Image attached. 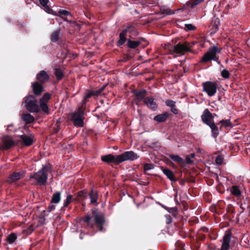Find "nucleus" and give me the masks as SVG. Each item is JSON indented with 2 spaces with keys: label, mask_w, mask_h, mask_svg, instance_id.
Segmentation results:
<instances>
[{
  "label": "nucleus",
  "mask_w": 250,
  "mask_h": 250,
  "mask_svg": "<svg viewBox=\"0 0 250 250\" xmlns=\"http://www.w3.org/2000/svg\"><path fill=\"white\" fill-rule=\"evenodd\" d=\"M229 73L227 69H223L221 72V76L225 79L229 78Z\"/></svg>",
  "instance_id": "obj_35"
},
{
  "label": "nucleus",
  "mask_w": 250,
  "mask_h": 250,
  "mask_svg": "<svg viewBox=\"0 0 250 250\" xmlns=\"http://www.w3.org/2000/svg\"><path fill=\"white\" fill-rule=\"evenodd\" d=\"M47 168L44 167L33 175L30 176V178H34L37 184L42 185L46 183L47 179Z\"/></svg>",
  "instance_id": "obj_4"
},
{
  "label": "nucleus",
  "mask_w": 250,
  "mask_h": 250,
  "mask_svg": "<svg viewBox=\"0 0 250 250\" xmlns=\"http://www.w3.org/2000/svg\"><path fill=\"white\" fill-rule=\"evenodd\" d=\"M17 238V235L15 233H12L10 234L7 238V242L10 243L12 244L14 243L15 240H16Z\"/></svg>",
  "instance_id": "obj_32"
},
{
  "label": "nucleus",
  "mask_w": 250,
  "mask_h": 250,
  "mask_svg": "<svg viewBox=\"0 0 250 250\" xmlns=\"http://www.w3.org/2000/svg\"><path fill=\"white\" fill-rule=\"evenodd\" d=\"M204 0H191L189 2V6L191 8H193Z\"/></svg>",
  "instance_id": "obj_29"
},
{
  "label": "nucleus",
  "mask_w": 250,
  "mask_h": 250,
  "mask_svg": "<svg viewBox=\"0 0 250 250\" xmlns=\"http://www.w3.org/2000/svg\"><path fill=\"white\" fill-rule=\"evenodd\" d=\"M194 156H195V155H194V153H192V154H191V157H192V158H193V157H194Z\"/></svg>",
  "instance_id": "obj_53"
},
{
  "label": "nucleus",
  "mask_w": 250,
  "mask_h": 250,
  "mask_svg": "<svg viewBox=\"0 0 250 250\" xmlns=\"http://www.w3.org/2000/svg\"><path fill=\"white\" fill-rule=\"evenodd\" d=\"M55 75L57 77L61 79L63 76V74L62 71L59 69H56L55 70Z\"/></svg>",
  "instance_id": "obj_37"
},
{
  "label": "nucleus",
  "mask_w": 250,
  "mask_h": 250,
  "mask_svg": "<svg viewBox=\"0 0 250 250\" xmlns=\"http://www.w3.org/2000/svg\"><path fill=\"white\" fill-rule=\"evenodd\" d=\"M165 209H166L168 212H171V210H173L174 208H167L166 207H164Z\"/></svg>",
  "instance_id": "obj_52"
},
{
  "label": "nucleus",
  "mask_w": 250,
  "mask_h": 250,
  "mask_svg": "<svg viewBox=\"0 0 250 250\" xmlns=\"http://www.w3.org/2000/svg\"><path fill=\"white\" fill-rule=\"evenodd\" d=\"M59 12L60 14L64 16H68L70 15V13L68 11L64 10H60Z\"/></svg>",
  "instance_id": "obj_44"
},
{
  "label": "nucleus",
  "mask_w": 250,
  "mask_h": 250,
  "mask_svg": "<svg viewBox=\"0 0 250 250\" xmlns=\"http://www.w3.org/2000/svg\"><path fill=\"white\" fill-rule=\"evenodd\" d=\"M84 107L82 105L78 110L69 114L70 120L73 123L75 126L82 127L83 126Z\"/></svg>",
  "instance_id": "obj_2"
},
{
  "label": "nucleus",
  "mask_w": 250,
  "mask_h": 250,
  "mask_svg": "<svg viewBox=\"0 0 250 250\" xmlns=\"http://www.w3.org/2000/svg\"><path fill=\"white\" fill-rule=\"evenodd\" d=\"M153 168L154 166L152 164H146L144 167V169L145 171H147L149 170L153 169Z\"/></svg>",
  "instance_id": "obj_34"
},
{
  "label": "nucleus",
  "mask_w": 250,
  "mask_h": 250,
  "mask_svg": "<svg viewBox=\"0 0 250 250\" xmlns=\"http://www.w3.org/2000/svg\"><path fill=\"white\" fill-rule=\"evenodd\" d=\"M168 117V114L167 113H164L156 116L154 119L158 122H163L165 121Z\"/></svg>",
  "instance_id": "obj_17"
},
{
  "label": "nucleus",
  "mask_w": 250,
  "mask_h": 250,
  "mask_svg": "<svg viewBox=\"0 0 250 250\" xmlns=\"http://www.w3.org/2000/svg\"><path fill=\"white\" fill-rule=\"evenodd\" d=\"M40 3L43 6L46 7L47 3L48 2V0H40Z\"/></svg>",
  "instance_id": "obj_45"
},
{
  "label": "nucleus",
  "mask_w": 250,
  "mask_h": 250,
  "mask_svg": "<svg viewBox=\"0 0 250 250\" xmlns=\"http://www.w3.org/2000/svg\"><path fill=\"white\" fill-rule=\"evenodd\" d=\"M91 203L94 204L97 202L98 199V193L96 191L92 190L89 194Z\"/></svg>",
  "instance_id": "obj_22"
},
{
  "label": "nucleus",
  "mask_w": 250,
  "mask_h": 250,
  "mask_svg": "<svg viewBox=\"0 0 250 250\" xmlns=\"http://www.w3.org/2000/svg\"><path fill=\"white\" fill-rule=\"evenodd\" d=\"M90 220L91 217L89 215H86L83 218V221L86 223L87 224L90 223Z\"/></svg>",
  "instance_id": "obj_43"
},
{
  "label": "nucleus",
  "mask_w": 250,
  "mask_h": 250,
  "mask_svg": "<svg viewBox=\"0 0 250 250\" xmlns=\"http://www.w3.org/2000/svg\"><path fill=\"white\" fill-rule=\"evenodd\" d=\"M139 156L133 151H126L120 155H117V162L121 163L125 161H133L138 159Z\"/></svg>",
  "instance_id": "obj_5"
},
{
  "label": "nucleus",
  "mask_w": 250,
  "mask_h": 250,
  "mask_svg": "<svg viewBox=\"0 0 250 250\" xmlns=\"http://www.w3.org/2000/svg\"><path fill=\"white\" fill-rule=\"evenodd\" d=\"M136 98L139 100H142L146 95V91L145 90H142L140 91H134Z\"/></svg>",
  "instance_id": "obj_21"
},
{
  "label": "nucleus",
  "mask_w": 250,
  "mask_h": 250,
  "mask_svg": "<svg viewBox=\"0 0 250 250\" xmlns=\"http://www.w3.org/2000/svg\"><path fill=\"white\" fill-rule=\"evenodd\" d=\"M92 93H88L86 94V95L84 97V101H83V104H84L86 102V99L87 98H89L90 97H91V96L92 95Z\"/></svg>",
  "instance_id": "obj_46"
},
{
  "label": "nucleus",
  "mask_w": 250,
  "mask_h": 250,
  "mask_svg": "<svg viewBox=\"0 0 250 250\" xmlns=\"http://www.w3.org/2000/svg\"><path fill=\"white\" fill-rule=\"evenodd\" d=\"M161 12L166 15L171 14L172 13L171 12L170 10L168 8L165 9L161 8Z\"/></svg>",
  "instance_id": "obj_39"
},
{
  "label": "nucleus",
  "mask_w": 250,
  "mask_h": 250,
  "mask_svg": "<svg viewBox=\"0 0 250 250\" xmlns=\"http://www.w3.org/2000/svg\"><path fill=\"white\" fill-rule=\"evenodd\" d=\"M220 123L225 127H229L231 126V124L229 120H222Z\"/></svg>",
  "instance_id": "obj_36"
},
{
  "label": "nucleus",
  "mask_w": 250,
  "mask_h": 250,
  "mask_svg": "<svg viewBox=\"0 0 250 250\" xmlns=\"http://www.w3.org/2000/svg\"><path fill=\"white\" fill-rule=\"evenodd\" d=\"M128 46L131 48H135L140 44V42L138 41H134L129 40L128 41Z\"/></svg>",
  "instance_id": "obj_27"
},
{
  "label": "nucleus",
  "mask_w": 250,
  "mask_h": 250,
  "mask_svg": "<svg viewBox=\"0 0 250 250\" xmlns=\"http://www.w3.org/2000/svg\"><path fill=\"white\" fill-rule=\"evenodd\" d=\"M185 26L186 29L188 30H193L195 29V26L191 24H187Z\"/></svg>",
  "instance_id": "obj_41"
},
{
  "label": "nucleus",
  "mask_w": 250,
  "mask_h": 250,
  "mask_svg": "<svg viewBox=\"0 0 250 250\" xmlns=\"http://www.w3.org/2000/svg\"><path fill=\"white\" fill-rule=\"evenodd\" d=\"M72 199V195L68 194L66 199L64 201L63 207H66L71 203Z\"/></svg>",
  "instance_id": "obj_33"
},
{
  "label": "nucleus",
  "mask_w": 250,
  "mask_h": 250,
  "mask_svg": "<svg viewBox=\"0 0 250 250\" xmlns=\"http://www.w3.org/2000/svg\"><path fill=\"white\" fill-rule=\"evenodd\" d=\"M215 162L217 164L220 165L223 163V159L221 156H218L215 159Z\"/></svg>",
  "instance_id": "obj_40"
},
{
  "label": "nucleus",
  "mask_w": 250,
  "mask_h": 250,
  "mask_svg": "<svg viewBox=\"0 0 250 250\" xmlns=\"http://www.w3.org/2000/svg\"><path fill=\"white\" fill-rule=\"evenodd\" d=\"M102 226H100V230H102Z\"/></svg>",
  "instance_id": "obj_55"
},
{
  "label": "nucleus",
  "mask_w": 250,
  "mask_h": 250,
  "mask_svg": "<svg viewBox=\"0 0 250 250\" xmlns=\"http://www.w3.org/2000/svg\"><path fill=\"white\" fill-rule=\"evenodd\" d=\"M24 176V173L23 172H14L10 175L8 180L9 182H15L23 177Z\"/></svg>",
  "instance_id": "obj_13"
},
{
  "label": "nucleus",
  "mask_w": 250,
  "mask_h": 250,
  "mask_svg": "<svg viewBox=\"0 0 250 250\" xmlns=\"http://www.w3.org/2000/svg\"><path fill=\"white\" fill-rule=\"evenodd\" d=\"M212 130V134L213 137L216 138L219 134L218 127L214 123L211 124L209 126Z\"/></svg>",
  "instance_id": "obj_25"
},
{
  "label": "nucleus",
  "mask_w": 250,
  "mask_h": 250,
  "mask_svg": "<svg viewBox=\"0 0 250 250\" xmlns=\"http://www.w3.org/2000/svg\"><path fill=\"white\" fill-rule=\"evenodd\" d=\"M32 89L34 93L36 95H40L43 91L42 85L38 82H34L32 84Z\"/></svg>",
  "instance_id": "obj_12"
},
{
  "label": "nucleus",
  "mask_w": 250,
  "mask_h": 250,
  "mask_svg": "<svg viewBox=\"0 0 250 250\" xmlns=\"http://www.w3.org/2000/svg\"><path fill=\"white\" fill-rule=\"evenodd\" d=\"M34 230V227L32 224L24 227L22 232L26 234H30Z\"/></svg>",
  "instance_id": "obj_24"
},
{
  "label": "nucleus",
  "mask_w": 250,
  "mask_h": 250,
  "mask_svg": "<svg viewBox=\"0 0 250 250\" xmlns=\"http://www.w3.org/2000/svg\"><path fill=\"white\" fill-rule=\"evenodd\" d=\"M171 112H172L173 113L176 114L178 113V110L175 107V106H173L171 108Z\"/></svg>",
  "instance_id": "obj_48"
},
{
  "label": "nucleus",
  "mask_w": 250,
  "mask_h": 250,
  "mask_svg": "<svg viewBox=\"0 0 250 250\" xmlns=\"http://www.w3.org/2000/svg\"><path fill=\"white\" fill-rule=\"evenodd\" d=\"M231 236L229 232H226L223 238L222 244L220 250H228L229 248Z\"/></svg>",
  "instance_id": "obj_9"
},
{
  "label": "nucleus",
  "mask_w": 250,
  "mask_h": 250,
  "mask_svg": "<svg viewBox=\"0 0 250 250\" xmlns=\"http://www.w3.org/2000/svg\"><path fill=\"white\" fill-rule=\"evenodd\" d=\"M95 220L97 225L101 226L104 222V219L103 216L96 214L95 215Z\"/></svg>",
  "instance_id": "obj_26"
},
{
  "label": "nucleus",
  "mask_w": 250,
  "mask_h": 250,
  "mask_svg": "<svg viewBox=\"0 0 250 250\" xmlns=\"http://www.w3.org/2000/svg\"><path fill=\"white\" fill-rule=\"evenodd\" d=\"M170 158L175 162L181 164L184 163V161L182 158L178 155H170Z\"/></svg>",
  "instance_id": "obj_31"
},
{
  "label": "nucleus",
  "mask_w": 250,
  "mask_h": 250,
  "mask_svg": "<svg viewBox=\"0 0 250 250\" xmlns=\"http://www.w3.org/2000/svg\"><path fill=\"white\" fill-rule=\"evenodd\" d=\"M21 138L23 143L26 146H30L33 142V140L32 138L26 135H21Z\"/></svg>",
  "instance_id": "obj_20"
},
{
  "label": "nucleus",
  "mask_w": 250,
  "mask_h": 250,
  "mask_svg": "<svg viewBox=\"0 0 250 250\" xmlns=\"http://www.w3.org/2000/svg\"><path fill=\"white\" fill-rule=\"evenodd\" d=\"M12 126V125H9L7 126V129H10L9 128L10 127H11Z\"/></svg>",
  "instance_id": "obj_54"
},
{
  "label": "nucleus",
  "mask_w": 250,
  "mask_h": 250,
  "mask_svg": "<svg viewBox=\"0 0 250 250\" xmlns=\"http://www.w3.org/2000/svg\"><path fill=\"white\" fill-rule=\"evenodd\" d=\"M51 95L46 93L40 100V105L37 104V99L32 95L27 96L25 101V106L27 110L30 112L38 113L42 109V111L46 114L49 113V108L47 103L50 99Z\"/></svg>",
  "instance_id": "obj_1"
},
{
  "label": "nucleus",
  "mask_w": 250,
  "mask_h": 250,
  "mask_svg": "<svg viewBox=\"0 0 250 250\" xmlns=\"http://www.w3.org/2000/svg\"><path fill=\"white\" fill-rule=\"evenodd\" d=\"M61 200V193L59 192L55 193L52 196L51 203L58 204Z\"/></svg>",
  "instance_id": "obj_23"
},
{
  "label": "nucleus",
  "mask_w": 250,
  "mask_h": 250,
  "mask_svg": "<svg viewBox=\"0 0 250 250\" xmlns=\"http://www.w3.org/2000/svg\"><path fill=\"white\" fill-rule=\"evenodd\" d=\"M221 50V48L217 46H213L211 47L203 56L201 62H205L211 60L217 61L218 60V58L217 57V54L220 53Z\"/></svg>",
  "instance_id": "obj_3"
},
{
  "label": "nucleus",
  "mask_w": 250,
  "mask_h": 250,
  "mask_svg": "<svg viewBox=\"0 0 250 250\" xmlns=\"http://www.w3.org/2000/svg\"><path fill=\"white\" fill-rule=\"evenodd\" d=\"M22 118L26 124L31 123L34 120V117L28 113L23 114L22 116Z\"/></svg>",
  "instance_id": "obj_19"
},
{
  "label": "nucleus",
  "mask_w": 250,
  "mask_h": 250,
  "mask_svg": "<svg viewBox=\"0 0 250 250\" xmlns=\"http://www.w3.org/2000/svg\"><path fill=\"white\" fill-rule=\"evenodd\" d=\"M60 31L57 30L52 34L51 40L52 42H55L59 40Z\"/></svg>",
  "instance_id": "obj_30"
},
{
  "label": "nucleus",
  "mask_w": 250,
  "mask_h": 250,
  "mask_svg": "<svg viewBox=\"0 0 250 250\" xmlns=\"http://www.w3.org/2000/svg\"><path fill=\"white\" fill-rule=\"evenodd\" d=\"M44 7L45 8V11H46V12H47L48 13H49V14H53V11L48 7L47 5H46V7Z\"/></svg>",
  "instance_id": "obj_47"
},
{
  "label": "nucleus",
  "mask_w": 250,
  "mask_h": 250,
  "mask_svg": "<svg viewBox=\"0 0 250 250\" xmlns=\"http://www.w3.org/2000/svg\"><path fill=\"white\" fill-rule=\"evenodd\" d=\"M130 27L125 29L119 35V39L117 42L118 46L122 45L126 41V33L129 31Z\"/></svg>",
  "instance_id": "obj_11"
},
{
  "label": "nucleus",
  "mask_w": 250,
  "mask_h": 250,
  "mask_svg": "<svg viewBox=\"0 0 250 250\" xmlns=\"http://www.w3.org/2000/svg\"><path fill=\"white\" fill-rule=\"evenodd\" d=\"M202 120L204 123L209 126L214 123L213 116L208 109H205L201 116Z\"/></svg>",
  "instance_id": "obj_7"
},
{
  "label": "nucleus",
  "mask_w": 250,
  "mask_h": 250,
  "mask_svg": "<svg viewBox=\"0 0 250 250\" xmlns=\"http://www.w3.org/2000/svg\"><path fill=\"white\" fill-rule=\"evenodd\" d=\"M55 208V207L53 205H51L49 207L48 209L49 211H51V210H53Z\"/></svg>",
  "instance_id": "obj_51"
},
{
  "label": "nucleus",
  "mask_w": 250,
  "mask_h": 250,
  "mask_svg": "<svg viewBox=\"0 0 250 250\" xmlns=\"http://www.w3.org/2000/svg\"><path fill=\"white\" fill-rule=\"evenodd\" d=\"M45 219L44 216H40L39 217V222L40 225H43L45 224Z\"/></svg>",
  "instance_id": "obj_42"
},
{
  "label": "nucleus",
  "mask_w": 250,
  "mask_h": 250,
  "mask_svg": "<svg viewBox=\"0 0 250 250\" xmlns=\"http://www.w3.org/2000/svg\"><path fill=\"white\" fill-rule=\"evenodd\" d=\"M101 159L103 161L105 162L106 163L113 162L115 164H119V163L117 162V156L115 157L111 154L103 156L101 158Z\"/></svg>",
  "instance_id": "obj_15"
},
{
  "label": "nucleus",
  "mask_w": 250,
  "mask_h": 250,
  "mask_svg": "<svg viewBox=\"0 0 250 250\" xmlns=\"http://www.w3.org/2000/svg\"><path fill=\"white\" fill-rule=\"evenodd\" d=\"M163 173L167 176V177L171 181H175L173 172L168 169L162 168Z\"/></svg>",
  "instance_id": "obj_18"
},
{
  "label": "nucleus",
  "mask_w": 250,
  "mask_h": 250,
  "mask_svg": "<svg viewBox=\"0 0 250 250\" xmlns=\"http://www.w3.org/2000/svg\"><path fill=\"white\" fill-rule=\"evenodd\" d=\"M166 105L171 108L175 106V103L171 100H167L166 102Z\"/></svg>",
  "instance_id": "obj_38"
},
{
  "label": "nucleus",
  "mask_w": 250,
  "mask_h": 250,
  "mask_svg": "<svg viewBox=\"0 0 250 250\" xmlns=\"http://www.w3.org/2000/svg\"><path fill=\"white\" fill-rule=\"evenodd\" d=\"M37 79L41 83H45L49 79V76L44 71H41L37 75Z\"/></svg>",
  "instance_id": "obj_14"
},
{
  "label": "nucleus",
  "mask_w": 250,
  "mask_h": 250,
  "mask_svg": "<svg viewBox=\"0 0 250 250\" xmlns=\"http://www.w3.org/2000/svg\"><path fill=\"white\" fill-rule=\"evenodd\" d=\"M231 191L233 195L235 196L238 197L241 195L240 190L236 186H232Z\"/></svg>",
  "instance_id": "obj_28"
},
{
  "label": "nucleus",
  "mask_w": 250,
  "mask_h": 250,
  "mask_svg": "<svg viewBox=\"0 0 250 250\" xmlns=\"http://www.w3.org/2000/svg\"><path fill=\"white\" fill-rule=\"evenodd\" d=\"M145 103L151 109H156L157 107V104L155 102H154V99L151 97H147L145 99Z\"/></svg>",
  "instance_id": "obj_16"
},
{
  "label": "nucleus",
  "mask_w": 250,
  "mask_h": 250,
  "mask_svg": "<svg viewBox=\"0 0 250 250\" xmlns=\"http://www.w3.org/2000/svg\"><path fill=\"white\" fill-rule=\"evenodd\" d=\"M16 143L11 137L5 136L2 139V149L6 150L15 145Z\"/></svg>",
  "instance_id": "obj_10"
},
{
  "label": "nucleus",
  "mask_w": 250,
  "mask_h": 250,
  "mask_svg": "<svg viewBox=\"0 0 250 250\" xmlns=\"http://www.w3.org/2000/svg\"><path fill=\"white\" fill-rule=\"evenodd\" d=\"M173 51L176 53L184 54L186 52L190 51L189 43L185 42L179 43L173 47Z\"/></svg>",
  "instance_id": "obj_8"
},
{
  "label": "nucleus",
  "mask_w": 250,
  "mask_h": 250,
  "mask_svg": "<svg viewBox=\"0 0 250 250\" xmlns=\"http://www.w3.org/2000/svg\"><path fill=\"white\" fill-rule=\"evenodd\" d=\"M186 160H187V162L188 164H190V163H191L192 162V161H191L189 156H186Z\"/></svg>",
  "instance_id": "obj_50"
},
{
  "label": "nucleus",
  "mask_w": 250,
  "mask_h": 250,
  "mask_svg": "<svg viewBox=\"0 0 250 250\" xmlns=\"http://www.w3.org/2000/svg\"><path fill=\"white\" fill-rule=\"evenodd\" d=\"M166 218H167V223H170L171 222V218L170 215H166Z\"/></svg>",
  "instance_id": "obj_49"
},
{
  "label": "nucleus",
  "mask_w": 250,
  "mask_h": 250,
  "mask_svg": "<svg viewBox=\"0 0 250 250\" xmlns=\"http://www.w3.org/2000/svg\"><path fill=\"white\" fill-rule=\"evenodd\" d=\"M203 91L207 92L208 96L211 97L215 95L217 91V85L216 83L207 82L202 84Z\"/></svg>",
  "instance_id": "obj_6"
}]
</instances>
